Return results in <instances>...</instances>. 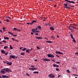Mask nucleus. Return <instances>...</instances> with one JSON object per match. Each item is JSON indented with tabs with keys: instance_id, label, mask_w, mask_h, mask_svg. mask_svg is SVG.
Returning a JSON list of instances; mask_svg holds the SVG:
<instances>
[{
	"instance_id": "nucleus-1",
	"label": "nucleus",
	"mask_w": 78,
	"mask_h": 78,
	"mask_svg": "<svg viewBox=\"0 0 78 78\" xmlns=\"http://www.w3.org/2000/svg\"><path fill=\"white\" fill-rule=\"evenodd\" d=\"M48 77L51 78H54L55 77V76L52 74H50L48 76Z\"/></svg>"
},
{
	"instance_id": "nucleus-61",
	"label": "nucleus",
	"mask_w": 78,
	"mask_h": 78,
	"mask_svg": "<svg viewBox=\"0 0 78 78\" xmlns=\"http://www.w3.org/2000/svg\"><path fill=\"white\" fill-rule=\"evenodd\" d=\"M35 30L37 31V28H35Z\"/></svg>"
},
{
	"instance_id": "nucleus-8",
	"label": "nucleus",
	"mask_w": 78,
	"mask_h": 78,
	"mask_svg": "<svg viewBox=\"0 0 78 78\" xmlns=\"http://www.w3.org/2000/svg\"><path fill=\"white\" fill-rule=\"evenodd\" d=\"M42 60H43V61H50V59H42Z\"/></svg>"
},
{
	"instance_id": "nucleus-24",
	"label": "nucleus",
	"mask_w": 78,
	"mask_h": 78,
	"mask_svg": "<svg viewBox=\"0 0 78 78\" xmlns=\"http://www.w3.org/2000/svg\"><path fill=\"white\" fill-rule=\"evenodd\" d=\"M8 33L9 34H11V35H12V36L13 33H12L10 32H8Z\"/></svg>"
},
{
	"instance_id": "nucleus-52",
	"label": "nucleus",
	"mask_w": 78,
	"mask_h": 78,
	"mask_svg": "<svg viewBox=\"0 0 78 78\" xmlns=\"http://www.w3.org/2000/svg\"><path fill=\"white\" fill-rule=\"evenodd\" d=\"M7 17L9 18V19H11V18H10V17L9 16H7Z\"/></svg>"
},
{
	"instance_id": "nucleus-11",
	"label": "nucleus",
	"mask_w": 78,
	"mask_h": 78,
	"mask_svg": "<svg viewBox=\"0 0 78 78\" xmlns=\"http://www.w3.org/2000/svg\"><path fill=\"white\" fill-rule=\"evenodd\" d=\"M50 30H52V31H53V30H55V29H54V27H50Z\"/></svg>"
},
{
	"instance_id": "nucleus-39",
	"label": "nucleus",
	"mask_w": 78,
	"mask_h": 78,
	"mask_svg": "<svg viewBox=\"0 0 78 78\" xmlns=\"http://www.w3.org/2000/svg\"><path fill=\"white\" fill-rule=\"evenodd\" d=\"M9 78V76H5V78Z\"/></svg>"
},
{
	"instance_id": "nucleus-41",
	"label": "nucleus",
	"mask_w": 78,
	"mask_h": 78,
	"mask_svg": "<svg viewBox=\"0 0 78 78\" xmlns=\"http://www.w3.org/2000/svg\"><path fill=\"white\" fill-rule=\"evenodd\" d=\"M6 21L7 22H9V20L7 19L6 20Z\"/></svg>"
},
{
	"instance_id": "nucleus-44",
	"label": "nucleus",
	"mask_w": 78,
	"mask_h": 78,
	"mask_svg": "<svg viewBox=\"0 0 78 78\" xmlns=\"http://www.w3.org/2000/svg\"><path fill=\"white\" fill-rule=\"evenodd\" d=\"M1 70H3V71L5 70V71H6V69H5V68H4L2 69Z\"/></svg>"
},
{
	"instance_id": "nucleus-36",
	"label": "nucleus",
	"mask_w": 78,
	"mask_h": 78,
	"mask_svg": "<svg viewBox=\"0 0 78 78\" xmlns=\"http://www.w3.org/2000/svg\"><path fill=\"white\" fill-rule=\"evenodd\" d=\"M26 75H27V76H30V74H29L28 73H26Z\"/></svg>"
},
{
	"instance_id": "nucleus-56",
	"label": "nucleus",
	"mask_w": 78,
	"mask_h": 78,
	"mask_svg": "<svg viewBox=\"0 0 78 78\" xmlns=\"http://www.w3.org/2000/svg\"><path fill=\"white\" fill-rule=\"evenodd\" d=\"M37 49H40V48H39V47H38V46L37 47Z\"/></svg>"
},
{
	"instance_id": "nucleus-50",
	"label": "nucleus",
	"mask_w": 78,
	"mask_h": 78,
	"mask_svg": "<svg viewBox=\"0 0 78 78\" xmlns=\"http://www.w3.org/2000/svg\"><path fill=\"white\" fill-rule=\"evenodd\" d=\"M2 29L3 30H5V29H6V27H2Z\"/></svg>"
},
{
	"instance_id": "nucleus-62",
	"label": "nucleus",
	"mask_w": 78,
	"mask_h": 78,
	"mask_svg": "<svg viewBox=\"0 0 78 78\" xmlns=\"http://www.w3.org/2000/svg\"><path fill=\"white\" fill-rule=\"evenodd\" d=\"M17 56H15V58H17Z\"/></svg>"
},
{
	"instance_id": "nucleus-59",
	"label": "nucleus",
	"mask_w": 78,
	"mask_h": 78,
	"mask_svg": "<svg viewBox=\"0 0 78 78\" xmlns=\"http://www.w3.org/2000/svg\"><path fill=\"white\" fill-rule=\"evenodd\" d=\"M67 28L69 29V30H70V29H71V28H70V27H67Z\"/></svg>"
},
{
	"instance_id": "nucleus-51",
	"label": "nucleus",
	"mask_w": 78,
	"mask_h": 78,
	"mask_svg": "<svg viewBox=\"0 0 78 78\" xmlns=\"http://www.w3.org/2000/svg\"><path fill=\"white\" fill-rule=\"evenodd\" d=\"M48 25L49 26H50H50H51V24H50V23H48Z\"/></svg>"
},
{
	"instance_id": "nucleus-60",
	"label": "nucleus",
	"mask_w": 78,
	"mask_h": 78,
	"mask_svg": "<svg viewBox=\"0 0 78 78\" xmlns=\"http://www.w3.org/2000/svg\"><path fill=\"white\" fill-rule=\"evenodd\" d=\"M74 28L75 30H77V29H78V28H76V27H74Z\"/></svg>"
},
{
	"instance_id": "nucleus-17",
	"label": "nucleus",
	"mask_w": 78,
	"mask_h": 78,
	"mask_svg": "<svg viewBox=\"0 0 78 78\" xmlns=\"http://www.w3.org/2000/svg\"><path fill=\"white\" fill-rule=\"evenodd\" d=\"M70 25H73V26H76V25L75 23H73V24H70Z\"/></svg>"
},
{
	"instance_id": "nucleus-12",
	"label": "nucleus",
	"mask_w": 78,
	"mask_h": 78,
	"mask_svg": "<svg viewBox=\"0 0 78 78\" xmlns=\"http://www.w3.org/2000/svg\"><path fill=\"white\" fill-rule=\"evenodd\" d=\"M6 64L9 66H11V65H12V62H8L6 63Z\"/></svg>"
},
{
	"instance_id": "nucleus-13",
	"label": "nucleus",
	"mask_w": 78,
	"mask_h": 78,
	"mask_svg": "<svg viewBox=\"0 0 78 78\" xmlns=\"http://www.w3.org/2000/svg\"><path fill=\"white\" fill-rule=\"evenodd\" d=\"M37 28L38 30H42V28L41 27V26H39L37 27Z\"/></svg>"
},
{
	"instance_id": "nucleus-16",
	"label": "nucleus",
	"mask_w": 78,
	"mask_h": 78,
	"mask_svg": "<svg viewBox=\"0 0 78 78\" xmlns=\"http://www.w3.org/2000/svg\"><path fill=\"white\" fill-rule=\"evenodd\" d=\"M31 31H32V32L35 33V32L36 31V30H35V29H32Z\"/></svg>"
},
{
	"instance_id": "nucleus-15",
	"label": "nucleus",
	"mask_w": 78,
	"mask_h": 78,
	"mask_svg": "<svg viewBox=\"0 0 78 78\" xmlns=\"http://www.w3.org/2000/svg\"><path fill=\"white\" fill-rule=\"evenodd\" d=\"M53 66L54 67H59V66H58V65H57V64H54L53 65Z\"/></svg>"
},
{
	"instance_id": "nucleus-5",
	"label": "nucleus",
	"mask_w": 78,
	"mask_h": 78,
	"mask_svg": "<svg viewBox=\"0 0 78 78\" xmlns=\"http://www.w3.org/2000/svg\"><path fill=\"white\" fill-rule=\"evenodd\" d=\"M9 59H11V58H12L13 59H15V55H10L9 56Z\"/></svg>"
},
{
	"instance_id": "nucleus-7",
	"label": "nucleus",
	"mask_w": 78,
	"mask_h": 78,
	"mask_svg": "<svg viewBox=\"0 0 78 78\" xmlns=\"http://www.w3.org/2000/svg\"><path fill=\"white\" fill-rule=\"evenodd\" d=\"M56 53V54H61V55H62L63 53L62 52H60V51H55Z\"/></svg>"
},
{
	"instance_id": "nucleus-28",
	"label": "nucleus",
	"mask_w": 78,
	"mask_h": 78,
	"mask_svg": "<svg viewBox=\"0 0 78 78\" xmlns=\"http://www.w3.org/2000/svg\"><path fill=\"white\" fill-rule=\"evenodd\" d=\"M66 72H67V73H70V71H69V70H67Z\"/></svg>"
},
{
	"instance_id": "nucleus-63",
	"label": "nucleus",
	"mask_w": 78,
	"mask_h": 78,
	"mask_svg": "<svg viewBox=\"0 0 78 78\" xmlns=\"http://www.w3.org/2000/svg\"><path fill=\"white\" fill-rule=\"evenodd\" d=\"M0 31L1 32V33H2V30H0Z\"/></svg>"
},
{
	"instance_id": "nucleus-38",
	"label": "nucleus",
	"mask_w": 78,
	"mask_h": 78,
	"mask_svg": "<svg viewBox=\"0 0 78 78\" xmlns=\"http://www.w3.org/2000/svg\"><path fill=\"white\" fill-rule=\"evenodd\" d=\"M39 32H40L38 30H37V31H35V33H39Z\"/></svg>"
},
{
	"instance_id": "nucleus-6",
	"label": "nucleus",
	"mask_w": 78,
	"mask_h": 78,
	"mask_svg": "<svg viewBox=\"0 0 78 78\" xmlns=\"http://www.w3.org/2000/svg\"><path fill=\"white\" fill-rule=\"evenodd\" d=\"M66 2H68V3H73L74 4L75 3V2L73 1H68V0H65Z\"/></svg>"
},
{
	"instance_id": "nucleus-31",
	"label": "nucleus",
	"mask_w": 78,
	"mask_h": 78,
	"mask_svg": "<svg viewBox=\"0 0 78 78\" xmlns=\"http://www.w3.org/2000/svg\"><path fill=\"white\" fill-rule=\"evenodd\" d=\"M73 42H76V41L75 40V39H74V38H73Z\"/></svg>"
},
{
	"instance_id": "nucleus-55",
	"label": "nucleus",
	"mask_w": 78,
	"mask_h": 78,
	"mask_svg": "<svg viewBox=\"0 0 78 78\" xmlns=\"http://www.w3.org/2000/svg\"><path fill=\"white\" fill-rule=\"evenodd\" d=\"M31 67H34V65H31Z\"/></svg>"
},
{
	"instance_id": "nucleus-40",
	"label": "nucleus",
	"mask_w": 78,
	"mask_h": 78,
	"mask_svg": "<svg viewBox=\"0 0 78 78\" xmlns=\"http://www.w3.org/2000/svg\"><path fill=\"white\" fill-rule=\"evenodd\" d=\"M76 55H77V56H78V52H77L75 53Z\"/></svg>"
},
{
	"instance_id": "nucleus-2",
	"label": "nucleus",
	"mask_w": 78,
	"mask_h": 78,
	"mask_svg": "<svg viewBox=\"0 0 78 78\" xmlns=\"http://www.w3.org/2000/svg\"><path fill=\"white\" fill-rule=\"evenodd\" d=\"M6 70L5 71L8 73H9V72H12V71L10 70L9 68H5Z\"/></svg>"
},
{
	"instance_id": "nucleus-64",
	"label": "nucleus",
	"mask_w": 78,
	"mask_h": 78,
	"mask_svg": "<svg viewBox=\"0 0 78 78\" xmlns=\"http://www.w3.org/2000/svg\"><path fill=\"white\" fill-rule=\"evenodd\" d=\"M75 48H76V49H78V47H76Z\"/></svg>"
},
{
	"instance_id": "nucleus-45",
	"label": "nucleus",
	"mask_w": 78,
	"mask_h": 78,
	"mask_svg": "<svg viewBox=\"0 0 78 78\" xmlns=\"http://www.w3.org/2000/svg\"><path fill=\"white\" fill-rule=\"evenodd\" d=\"M12 39L13 41H15V39L13 37L12 38Z\"/></svg>"
},
{
	"instance_id": "nucleus-19",
	"label": "nucleus",
	"mask_w": 78,
	"mask_h": 78,
	"mask_svg": "<svg viewBox=\"0 0 78 78\" xmlns=\"http://www.w3.org/2000/svg\"><path fill=\"white\" fill-rule=\"evenodd\" d=\"M4 38L5 39H7V40H9V38L8 37H4Z\"/></svg>"
},
{
	"instance_id": "nucleus-10",
	"label": "nucleus",
	"mask_w": 78,
	"mask_h": 78,
	"mask_svg": "<svg viewBox=\"0 0 78 78\" xmlns=\"http://www.w3.org/2000/svg\"><path fill=\"white\" fill-rule=\"evenodd\" d=\"M36 38H37V39H42V37H36Z\"/></svg>"
},
{
	"instance_id": "nucleus-43",
	"label": "nucleus",
	"mask_w": 78,
	"mask_h": 78,
	"mask_svg": "<svg viewBox=\"0 0 78 78\" xmlns=\"http://www.w3.org/2000/svg\"><path fill=\"white\" fill-rule=\"evenodd\" d=\"M12 36H17V34H15V35H12Z\"/></svg>"
},
{
	"instance_id": "nucleus-47",
	"label": "nucleus",
	"mask_w": 78,
	"mask_h": 78,
	"mask_svg": "<svg viewBox=\"0 0 78 78\" xmlns=\"http://www.w3.org/2000/svg\"><path fill=\"white\" fill-rule=\"evenodd\" d=\"M34 23V22H33V21L31 23H30L31 25H33Z\"/></svg>"
},
{
	"instance_id": "nucleus-9",
	"label": "nucleus",
	"mask_w": 78,
	"mask_h": 78,
	"mask_svg": "<svg viewBox=\"0 0 78 78\" xmlns=\"http://www.w3.org/2000/svg\"><path fill=\"white\" fill-rule=\"evenodd\" d=\"M0 73H2V74H5V73H6V72L5 71H3L2 70H1L0 71Z\"/></svg>"
},
{
	"instance_id": "nucleus-14",
	"label": "nucleus",
	"mask_w": 78,
	"mask_h": 78,
	"mask_svg": "<svg viewBox=\"0 0 78 78\" xmlns=\"http://www.w3.org/2000/svg\"><path fill=\"white\" fill-rule=\"evenodd\" d=\"M1 52L3 54H5L6 53V51H5L4 50H2L1 51Z\"/></svg>"
},
{
	"instance_id": "nucleus-29",
	"label": "nucleus",
	"mask_w": 78,
	"mask_h": 78,
	"mask_svg": "<svg viewBox=\"0 0 78 78\" xmlns=\"http://www.w3.org/2000/svg\"><path fill=\"white\" fill-rule=\"evenodd\" d=\"M27 50L26 48H24L23 49H22V50L23 51H25Z\"/></svg>"
},
{
	"instance_id": "nucleus-22",
	"label": "nucleus",
	"mask_w": 78,
	"mask_h": 78,
	"mask_svg": "<svg viewBox=\"0 0 78 78\" xmlns=\"http://www.w3.org/2000/svg\"><path fill=\"white\" fill-rule=\"evenodd\" d=\"M69 27H70V28H74V27L71 26H69Z\"/></svg>"
},
{
	"instance_id": "nucleus-27",
	"label": "nucleus",
	"mask_w": 78,
	"mask_h": 78,
	"mask_svg": "<svg viewBox=\"0 0 78 78\" xmlns=\"http://www.w3.org/2000/svg\"><path fill=\"white\" fill-rule=\"evenodd\" d=\"M48 43H52V41H46Z\"/></svg>"
},
{
	"instance_id": "nucleus-4",
	"label": "nucleus",
	"mask_w": 78,
	"mask_h": 78,
	"mask_svg": "<svg viewBox=\"0 0 78 78\" xmlns=\"http://www.w3.org/2000/svg\"><path fill=\"white\" fill-rule=\"evenodd\" d=\"M47 56L49 58H54L55 57L53 55L51 54H48L47 55Z\"/></svg>"
},
{
	"instance_id": "nucleus-18",
	"label": "nucleus",
	"mask_w": 78,
	"mask_h": 78,
	"mask_svg": "<svg viewBox=\"0 0 78 78\" xmlns=\"http://www.w3.org/2000/svg\"><path fill=\"white\" fill-rule=\"evenodd\" d=\"M30 51H31V50H30V49H27L26 50V51L27 53H29L30 52Z\"/></svg>"
},
{
	"instance_id": "nucleus-37",
	"label": "nucleus",
	"mask_w": 78,
	"mask_h": 78,
	"mask_svg": "<svg viewBox=\"0 0 78 78\" xmlns=\"http://www.w3.org/2000/svg\"><path fill=\"white\" fill-rule=\"evenodd\" d=\"M33 69L34 70H37V68H34Z\"/></svg>"
},
{
	"instance_id": "nucleus-30",
	"label": "nucleus",
	"mask_w": 78,
	"mask_h": 78,
	"mask_svg": "<svg viewBox=\"0 0 78 78\" xmlns=\"http://www.w3.org/2000/svg\"><path fill=\"white\" fill-rule=\"evenodd\" d=\"M8 53H9V52H7V53H5L4 54L5 55V56H6L7 55H8Z\"/></svg>"
},
{
	"instance_id": "nucleus-58",
	"label": "nucleus",
	"mask_w": 78,
	"mask_h": 78,
	"mask_svg": "<svg viewBox=\"0 0 78 78\" xmlns=\"http://www.w3.org/2000/svg\"><path fill=\"white\" fill-rule=\"evenodd\" d=\"M27 25H30V24H31V23H27Z\"/></svg>"
},
{
	"instance_id": "nucleus-33",
	"label": "nucleus",
	"mask_w": 78,
	"mask_h": 78,
	"mask_svg": "<svg viewBox=\"0 0 78 78\" xmlns=\"http://www.w3.org/2000/svg\"><path fill=\"white\" fill-rule=\"evenodd\" d=\"M21 55H25V53H24L23 52V53H21L20 54Z\"/></svg>"
},
{
	"instance_id": "nucleus-35",
	"label": "nucleus",
	"mask_w": 78,
	"mask_h": 78,
	"mask_svg": "<svg viewBox=\"0 0 78 78\" xmlns=\"http://www.w3.org/2000/svg\"><path fill=\"white\" fill-rule=\"evenodd\" d=\"M2 42H4V43H6V42L5 40H3Z\"/></svg>"
},
{
	"instance_id": "nucleus-26",
	"label": "nucleus",
	"mask_w": 78,
	"mask_h": 78,
	"mask_svg": "<svg viewBox=\"0 0 78 78\" xmlns=\"http://www.w3.org/2000/svg\"><path fill=\"white\" fill-rule=\"evenodd\" d=\"M34 73H39V72L35 71L34 72Z\"/></svg>"
},
{
	"instance_id": "nucleus-42",
	"label": "nucleus",
	"mask_w": 78,
	"mask_h": 78,
	"mask_svg": "<svg viewBox=\"0 0 78 78\" xmlns=\"http://www.w3.org/2000/svg\"><path fill=\"white\" fill-rule=\"evenodd\" d=\"M33 22H34H34L35 23H36V22H37V21L35 20H33Z\"/></svg>"
},
{
	"instance_id": "nucleus-32",
	"label": "nucleus",
	"mask_w": 78,
	"mask_h": 78,
	"mask_svg": "<svg viewBox=\"0 0 78 78\" xmlns=\"http://www.w3.org/2000/svg\"><path fill=\"white\" fill-rule=\"evenodd\" d=\"M55 63L56 64H60V62H55Z\"/></svg>"
},
{
	"instance_id": "nucleus-34",
	"label": "nucleus",
	"mask_w": 78,
	"mask_h": 78,
	"mask_svg": "<svg viewBox=\"0 0 78 78\" xmlns=\"http://www.w3.org/2000/svg\"><path fill=\"white\" fill-rule=\"evenodd\" d=\"M51 38H52L53 39H55V37H53V35H52L51 36Z\"/></svg>"
},
{
	"instance_id": "nucleus-25",
	"label": "nucleus",
	"mask_w": 78,
	"mask_h": 78,
	"mask_svg": "<svg viewBox=\"0 0 78 78\" xmlns=\"http://www.w3.org/2000/svg\"><path fill=\"white\" fill-rule=\"evenodd\" d=\"M8 48V46H4V49H7V48Z\"/></svg>"
},
{
	"instance_id": "nucleus-3",
	"label": "nucleus",
	"mask_w": 78,
	"mask_h": 78,
	"mask_svg": "<svg viewBox=\"0 0 78 78\" xmlns=\"http://www.w3.org/2000/svg\"><path fill=\"white\" fill-rule=\"evenodd\" d=\"M64 5H65V8H66V9H70V7L67 6V5H68L64 3Z\"/></svg>"
},
{
	"instance_id": "nucleus-53",
	"label": "nucleus",
	"mask_w": 78,
	"mask_h": 78,
	"mask_svg": "<svg viewBox=\"0 0 78 78\" xmlns=\"http://www.w3.org/2000/svg\"><path fill=\"white\" fill-rule=\"evenodd\" d=\"M16 28H13V30H16Z\"/></svg>"
},
{
	"instance_id": "nucleus-48",
	"label": "nucleus",
	"mask_w": 78,
	"mask_h": 78,
	"mask_svg": "<svg viewBox=\"0 0 78 78\" xmlns=\"http://www.w3.org/2000/svg\"><path fill=\"white\" fill-rule=\"evenodd\" d=\"M34 34H35V35H36V36H38V33H35Z\"/></svg>"
},
{
	"instance_id": "nucleus-54",
	"label": "nucleus",
	"mask_w": 78,
	"mask_h": 78,
	"mask_svg": "<svg viewBox=\"0 0 78 78\" xmlns=\"http://www.w3.org/2000/svg\"><path fill=\"white\" fill-rule=\"evenodd\" d=\"M5 75H2V78H5Z\"/></svg>"
},
{
	"instance_id": "nucleus-20",
	"label": "nucleus",
	"mask_w": 78,
	"mask_h": 78,
	"mask_svg": "<svg viewBox=\"0 0 78 78\" xmlns=\"http://www.w3.org/2000/svg\"><path fill=\"white\" fill-rule=\"evenodd\" d=\"M70 30L71 32H72V33H73V32H74V30L72 28H71V29Z\"/></svg>"
},
{
	"instance_id": "nucleus-23",
	"label": "nucleus",
	"mask_w": 78,
	"mask_h": 78,
	"mask_svg": "<svg viewBox=\"0 0 78 78\" xmlns=\"http://www.w3.org/2000/svg\"><path fill=\"white\" fill-rule=\"evenodd\" d=\"M9 47H10V49H11V50H12V48H13L12 47V46H11V45H10Z\"/></svg>"
},
{
	"instance_id": "nucleus-49",
	"label": "nucleus",
	"mask_w": 78,
	"mask_h": 78,
	"mask_svg": "<svg viewBox=\"0 0 78 78\" xmlns=\"http://www.w3.org/2000/svg\"><path fill=\"white\" fill-rule=\"evenodd\" d=\"M56 70L57 71H59V69H58V68H56Z\"/></svg>"
},
{
	"instance_id": "nucleus-46",
	"label": "nucleus",
	"mask_w": 78,
	"mask_h": 78,
	"mask_svg": "<svg viewBox=\"0 0 78 78\" xmlns=\"http://www.w3.org/2000/svg\"><path fill=\"white\" fill-rule=\"evenodd\" d=\"M17 31H20V30L16 28V30Z\"/></svg>"
},
{
	"instance_id": "nucleus-21",
	"label": "nucleus",
	"mask_w": 78,
	"mask_h": 78,
	"mask_svg": "<svg viewBox=\"0 0 78 78\" xmlns=\"http://www.w3.org/2000/svg\"><path fill=\"white\" fill-rule=\"evenodd\" d=\"M70 36L71 37L72 39H73V35H72V34H70Z\"/></svg>"
},
{
	"instance_id": "nucleus-57",
	"label": "nucleus",
	"mask_w": 78,
	"mask_h": 78,
	"mask_svg": "<svg viewBox=\"0 0 78 78\" xmlns=\"http://www.w3.org/2000/svg\"><path fill=\"white\" fill-rule=\"evenodd\" d=\"M73 75H74L75 76H78V75H76V74H73Z\"/></svg>"
}]
</instances>
